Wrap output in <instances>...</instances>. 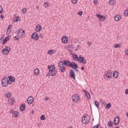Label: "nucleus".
Segmentation results:
<instances>
[{"mask_svg":"<svg viewBox=\"0 0 128 128\" xmlns=\"http://www.w3.org/2000/svg\"><path fill=\"white\" fill-rule=\"evenodd\" d=\"M36 8H38V6L36 7Z\"/></svg>","mask_w":128,"mask_h":128,"instance_id":"62","label":"nucleus"},{"mask_svg":"<svg viewBox=\"0 0 128 128\" xmlns=\"http://www.w3.org/2000/svg\"><path fill=\"white\" fill-rule=\"evenodd\" d=\"M20 18L19 16H16L14 20V22H18V19Z\"/></svg>","mask_w":128,"mask_h":128,"instance_id":"31","label":"nucleus"},{"mask_svg":"<svg viewBox=\"0 0 128 128\" xmlns=\"http://www.w3.org/2000/svg\"><path fill=\"white\" fill-rule=\"evenodd\" d=\"M32 38L33 40H38V34L36 32H34L32 35Z\"/></svg>","mask_w":128,"mask_h":128,"instance_id":"11","label":"nucleus"},{"mask_svg":"<svg viewBox=\"0 0 128 128\" xmlns=\"http://www.w3.org/2000/svg\"><path fill=\"white\" fill-rule=\"evenodd\" d=\"M74 70L75 72H78V68H76L75 69H74Z\"/></svg>","mask_w":128,"mask_h":128,"instance_id":"55","label":"nucleus"},{"mask_svg":"<svg viewBox=\"0 0 128 128\" xmlns=\"http://www.w3.org/2000/svg\"><path fill=\"white\" fill-rule=\"evenodd\" d=\"M96 16L99 18L100 22H104L106 18V17L104 16L100 15V14H96Z\"/></svg>","mask_w":128,"mask_h":128,"instance_id":"12","label":"nucleus"},{"mask_svg":"<svg viewBox=\"0 0 128 128\" xmlns=\"http://www.w3.org/2000/svg\"><path fill=\"white\" fill-rule=\"evenodd\" d=\"M48 69L49 70V72L52 69V66H50V65L48 66Z\"/></svg>","mask_w":128,"mask_h":128,"instance_id":"42","label":"nucleus"},{"mask_svg":"<svg viewBox=\"0 0 128 128\" xmlns=\"http://www.w3.org/2000/svg\"><path fill=\"white\" fill-rule=\"evenodd\" d=\"M88 46H90V44H92V42H88Z\"/></svg>","mask_w":128,"mask_h":128,"instance_id":"53","label":"nucleus"},{"mask_svg":"<svg viewBox=\"0 0 128 128\" xmlns=\"http://www.w3.org/2000/svg\"><path fill=\"white\" fill-rule=\"evenodd\" d=\"M64 60H60L58 64V68H62V66H64Z\"/></svg>","mask_w":128,"mask_h":128,"instance_id":"23","label":"nucleus"},{"mask_svg":"<svg viewBox=\"0 0 128 128\" xmlns=\"http://www.w3.org/2000/svg\"><path fill=\"white\" fill-rule=\"evenodd\" d=\"M122 20V16L120 14H117L114 16V20L116 22H118V20Z\"/></svg>","mask_w":128,"mask_h":128,"instance_id":"19","label":"nucleus"},{"mask_svg":"<svg viewBox=\"0 0 128 128\" xmlns=\"http://www.w3.org/2000/svg\"><path fill=\"white\" fill-rule=\"evenodd\" d=\"M70 48H74V46H72V45H71V46H70Z\"/></svg>","mask_w":128,"mask_h":128,"instance_id":"59","label":"nucleus"},{"mask_svg":"<svg viewBox=\"0 0 128 128\" xmlns=\"http://www.w3.org/2000/svg\"><path fill=\"white\" fill-rule=\"evenodd\" d=\"M81 70H84V67H81Z\"/></svg>","mask_w":128,"mask_h":128,"instance_id":"56","label":"nucleus"},{"mask_svg":"<svg viewBox=\"0 0 128 128\" xmlns=\"http://www.w3.org/2000/svg\"><path fill=\"white\" fill-rule=\"evenodd\" d=\"M72 58L74 60H77L80 64H86V62H88L86 60L84 59V56H80L78 58V55L75 54H72Z\"/></svg>","mask_w":128,"mask_h":128,"instance_id":"2","label":"nucleus"},{"mask_svg":"<svg viewBox=\"0 0 128 128\" xmlns=\"http://www.w3.org/2000/svg\"><path fill=\"white\" fill-rule=\"evenodd\" d=\"M80 50V46L78 45L77 47L75 49V50Z\"/></svg>","mask_w":128,"mask_h":128,"instance_id":"46","label":"nucleus"},{"mask_svg":"<svg viewBox=\"0 0 128 128\" xmlns=\"http://www.w3.org/2000/svg\"><path fill=\"white\" fill-rule=\"evenodd\" d=\"M44 6L45 8H46L48 6V3L44 2Z\"/></svg>","mask_w":128,"mask_h":128,"instance_id":"47","label":"nucleus"},{"mask_svg":"<svg viewBox=\"0 0 128 128\" xmlns=\"http://www.w3.org/2000/svg\"><path fill=\"white\" fill-rule=\"evenodd\" d=\"M108 124L110 128H112V126H113L112 124H114V122H112L111 120H110L108 122Z\"/></svg>","mask_w":128,"mask_h":128,"instance_id":"30","label":"nucleus"},{"mask_svg":"<svg viewBox=\"0 0 128 128\" xmlns=\"http://www.w3.org/2000/svg\"><path fill=\"white\" fill-rule=\"evenodd\" d=\"M94 119L93 118V119L92 120V122H94Z\"/></svg>","mask_w":128,"mask_h":128,"instance_id":"61","label":"nucleus"},{"mask_svg":"<svg viewBox=\"0 0 128 128\" xmlns=\"http://www.w3.org/2000/svg\"><path fill=\"white\" fill-rule=\"evenodd\" d=\"M112 106V104L110 103H108L106 104V110H108V108H110V107Z\"/></svg>","mask_w":128,"mask_h":128,"instance_id":"29","label":"nucleus"},{"mask_svg":"<svg viewBox=\"0 0 128 128\" xmlns=\"http://www.w3.org/2000/svg\"><path fill=\"white\" fill-rule=\"evenodd\" d=\"M94 4H98V0H94Z\"/></svg>","mask_w":128,"mask_h":128,"instance_id":"50","label":"nucleus"},{"mask_svg":"<svg viewBox=\"0 0 128 128\" xmlns=\"http://www.w3.org/2000/svg\"><path fill=\"white\" fill-rule=\"evenodd\" d=\"M34 99L33 98L32 96H30L29 98H28L27 99V102H28V104H32V102H34Z\"/></svg>","mask_w":128,"mask_h":128,"instance_id":"15","label":"nucleus"},{"mask_svg":"<svg viewBox=\"0 0 128 128\" xmlns=\"http://www.w3.org/2000/svg\"><path fill=\"white\" fill-rule=\"evenodd\" d=\"M40 120H46V116L44 114L40 116Z\"/></svg>","mask_w":128,"mask_h":128,"instance_id":"34","label":"nucleus"},{"mask_svg":"<svg viewBox=\"0 0 128 128\" xmlns=\"http://www.w3.org/2000/svg\"><path fill=\"white\" fill-rule=\"evenodd\" d=\"M42 28V26L37 25L36 28V32H40L41 31Z\"/></svg>","mask_w":128,"mask_h":128,"instance_id":"20","label":"nucleus"},{"mask_svg":"<svg viewBox=\"0 0 128 128\" xmlns=\"http://www.w3.org/2000/svg\"><path fill=\"white\" fill-rule=\"evenodd\" d=\"M8 84V78L6 77H4L2 79V85L4 88H6Z\"/></svg>","mask_w":128,"mask_h":128,"instance_id":"4","label":"nucleus"},{"mask_svg":"<svg viewBox=\"0 0 128 128\" xmlns=\"http://www.w3.org/2000/svg\"><path fill=\"white\" fill-rule=\"evenodd\" d=\"M50 100V98H49L46 97V98H45V100Z\"/></svg>","mask_w":128,"mask_h":128,"instance_id":"54","label":"nucleus"},{"mask_svg":"<svg viewBox=\"0 0 128 128\" xmlns=\"http://www.w3.org/2000/svg\"><path fill=\"white\" fill-rule=\"evenodd\" d=\"M78 100H80V96L78 94H74L72 98V100L74 102H78Z\"/></svg>","mask_w":128,"mask_h":128,"instance_id":"9","label":"nucleus"},{"mask_svg":"<svg viewBox=\"0 0 128 128\" xmlns=\"http://www.w3.org/2000/svg\"><path fill=\"white\" fill-rule=\"evenodd\" d=\"M68 40V38L66 37V36H63L62 38V41L63 44H66Z\"/></svg>","mask_w":128,"mask_h":128,"instance_id":"16","label":"nucleus"},{"mask_svg":"<svg viewBox=\"0 0 128 128\" xmlns=\"http://www.w3.org/2000/svg\"><path fill=\"white\" fill-rule=\"evenodd\" d=\"M70 76L71 78H73V80H76V73L74 72V70H70Z\"/></svg>","mask_w":128,"mask_h":128,"instance_id":"8","label":"nucleus"},{"mask_svg":"<svg viewBox=\"0 0 128 128\" xmlns=\"http://www.w3.org/2000/svg\"><path fill=\"white\" fill-rule=\"evenodd\" d=\"M64 66L72 68V70H75V68H78V64H76V62H71L68 60H64Z\"/></svg>","mask_w":128,"mask_h":128,"instance_id":"1","label":"nucleus"},{"mask_svg":"<svg viewBox=\"0 0 128 128\" xmlns=\"http://www.w3.org/2000/svg\"><path fill=\"white\" fill-rule=\"evenodd\" d=\"M22 12L24 13V14H26V8H23L22 9Z\"/></svg>","mask_w":128,"mask_h":128,"instance_id":"40","label":"nucleus"},{"mask_svg":"<svg viewBox=\"0 0 128 128\" xmlns=\"http://www.w3.org/2000/svg\"><path fill=\"white\" fill-rule=\"evenodd\" d=\"M82 92H84V94H85L86 98L88 100H90V92L85 90H84Z\"/></svg>","mask_w":128,"mask_h":128,"instance_id":"13","label":"nucleus"},{"mask_svg":"<svg viewBox=\"0 0 128 128\" xmlns=\"http://www.w3.org/2000/svg\"><path fill=\"white\" fill-rule=\"evenodd\" d=\"M126 116L128 118V112L126 113Z\"/></svg>","mask_w":128,"mask_h":128,"instance_id":"60","label":"nucleus"},{"mask_svg":"<svg viewBox=\"0 0 128 128\" xmlns=\"http://www.w3.org/2000/svg\"><path fill=\"white\" fill-rule=\"evenodd\" d=\"M26 109V104H22L21 106L20 107V110L22 112H24V110Z\"/></svg>","mask_w":128,"mask_h":128,"instance_id":"26","label":"nucleus"},{"mask_svg":"<svg viewBox=\"0 0 128 128\" xmlns=\"http://www.w3.org/2000/svg\"><path fill=\"white\" fill-rule=\"evenodd\" d=\"M112 76V70H108L105 73H104V76L107 78H110Z\"/></svg>","mask_w":128,"mask_h":128,"instance_id":"7","label":"nucleus"},{"mask_svg":"<svg viewBox=\"0 0 128 128\" xmlns=\"http://www.w3.org/2000/svg\"><path fill=\"white\" fill-rule=\"evenodd\" d=\"M124 16H128V10H126L124 12Z\"/></svg>","mask_w":128,"mask_h":128,"instance_id":"33","label":"nucleus"},{"mask_svg":"<svg viewBox=\"0 0 128 128\" xmlns=\"http://www.w3.org/2000/svg\"><path fill=\"white\" fill-rule=\"evenodd\" d=\"M46 76H50V74H49L48 73V74L46 75Z\"/></svg>","mask_w":128,"mask_h":128,"instance_id":"58","label":"nucleus"},{"mask_svg":"<svg viewBox=\"0 0 128 128\" xmlns=\"http://www.w3.org/2000/svg\"><path fill=\"white\" fill-rule=\"evenodd\" d=\"M77 2H78V0H72V2L74 4H76Z\"/></svg>","mask_w":128,"mask_h":128,"instance_id":"41","label":"nucleus"},{"mask_svg":"<svg viewBox=\"0 0 128 128\" xmlns=\"http://www.w3.org/2000/svg\"><path fill=\"white\" fill-rule=\"evenodd\" d=\"M78 14L79 16H82V11L79 12H78Z\"/></svg>","mask_w":128,"mask_h":128,"instance_id":"44","label":"nucleus"},{"mask_svg":"<svg viewBox=\"0 0 128 128\" xmlns=\"http://www.w3.org/2000/svg\"><path fill=\"white\" fill-rule=\"evenodd\" d=\"M113 76L114 78H118V71H115L114 72Z\"/></svg>","mask_w":128,"mask_h":128,"instance_id":"24","label":"nucleus"},{"mask_svg":"<svg viewBox=\"0 0 128 128\" xmlns=\"http://www.w3.org/2000/svg\"><path fill=\"white\" fill-rule=\"evenodd\" d=\"M114 4V0H110L109 1V4L112 5V4Z\"/></svg>","mask_w":128,"mask_h":128,"instance_id":"35","label":"nucleus"},{"mask_svg":"<svg viewBox=\"0 0 128 128\" xmlns=\"http://www.w3.org/2000/svg\"><path fill=\"white\" fill-rule=\"evenodd\" d=\"M18 34L20 38H22L24 36V31L22 29L19 30Z\"/></svg>","mask_w":128,"mask_h":128,"instance_id":"10","label":"nucleus"},{"mask_svg":"<svg viewBox=\"0 0 128 128\" xmlns=\"http://www.w3.org/2000/svg\"><path fill=\"white\" fill-rule=\"evenodd\" d=\"M13 116L14 118H18V111H14L13 112Z\"/></svg>","mask_w":128,"mask_h":128,"instance_id":"27","label":"nucleus"},{"mask_svg":"<svg viewBox=\"0 0 128 128\" xmlns=\"http://www.w3.org/2000/svg\"><path fill=\"white\" fill-rule=\"evenodd\" d=\"M4 16L3 14L0 15V18L2 20H4Z\"/></svg>","mask_w":128,"mask_h":128,"instance_id":"49","label":"nucleus"},{"mask_svg":"<svg viewBox=\"0 0 128 128\" xmlns=\"http://www.w3.org/2000/svg\"><path fill=\"white\" fill-rule=\"evenodd\" d=\"M90 108L92 109V106H90Z\"/></svg>","mask_w":128,"mask_h":128,"instance_id":"63","label":"nucleus"},{"mask_svg":"<svg viewBox=\"0 0 128 128\" xmlns=\"http://www.w3.org/2000/svg\"><path fill=\"white\" fill-rule=\"evenodd\" d=\"M125 54H126V56H128V49L126 50L124 52Z\"/></svg>","mask_w":128,"mask_h":128,"instance_id":"48","label":"nucleus"},{"mask_svg":"<svg viewBox=\"0 0 128 128\" xmlns=\"http://www.w3.org/2000/svg\"><path fill=\"white\" fill-rule=\"evenodd\" d=\"M114 48H120V44H114Z\"/></svg>","mask_w":128,"mask_h":128,"instance_id":"38","label":"nucleus"},{"mask_svg":"<svg viewBox=\"0 0 128 128\" xmlns=\"http://www.w3.org/2000/svg\"><path fill=\"white\" fill-rule=\"evenodd\" d=\"M32 112H34V111H32Z\"/></svg>","mask_w":128,"mask_h":128,"instance_id":"64","label":"nucleus"},{"mask_svg":"<svg viewBox=\"0 0 128 128\" xmlns=\"http://www.w3.org/2000/svg\"><path fill=\"white\" fill-rule=\"evenodd\" d=\"M12 25H10L8 28V30L6 31V34H10V31L12 30Z\"/></svg>","mask_w":128,"mask_h":128,"instance_id":"22","label":"nucleus"},{"mask_svg":"<svg viewBox=\"0 0 128 128\" xmlns=\"http://www.w3.org/2000/svg\"><path fill=\"white\" fill-rule=\"evenodd\" d=\"M8 78L11 82H16V78L12 76H8Z\"/></svg>","mask_w":128,"mask_h":128,"instance_id":"18","label":"nucleus"},{"mask_svg":"<svg viewBox=\"0 0 128 128\" xmlns=\"http://www.w3.org/2000/svg\"><path fill=\"white\" fill-rule=\"evenodd\" d=\"M10 36H8L4 38L2 42V44H6V42L10 40Z\"/></svg>","mask_w":128,"mask_h":128,"instance_id":"17","label":"nucleus"},{"mask_svg":"<svg viewBox=\"0 0 128 128\" xmlns=\"http://www.w3.org/2000/svg\"><path fill=\"white\" fill-rule=\"evenodd\" d=\"M51 68H52V69L49 71L50 75L51 76H56V74H58V70L56 68V66H54V65H51Z\"/></svg>","mask_w":128,"mask_h":128,"instance_id":"3","label":"nucleus"},{"mask_svg":"<svg viewBox=\"0 0 128 128\" xmlns=\"http://www.w3.org/2000/svg\"><path fill=\"white\" fill-rule=\"evenodd\" d=\"M34 74L35 76H38L40 74V72H38V69H35L34 70Z\"/></svg>","mask_w":128,"mask_h":128,"instance_id":"28","label":"nucleus"},{"mask_svg":"<svg viewBox=\"0 0 128 128\" xmlns=\"http://www.w3.org/2000/svg\"><path fill=\"white\" fill-rule=\"evenodd\" d=\"M14 40H18V36H15Z\"/></svg>","mask_w":128,"mask_h":128,"instance_id":"45","label":"nucleus"},{"mask_svg":"<svg viewBox=\"0 0 128 128\" xmlns=\"http://www.w3.org/2000/svg\"><path fill=\"white\" fill-rule=\"evenodd\" d=\"M48 54H54V50H49L48 52Z\"/></svg>","mask_w":128,"mask_h":128,"instance_id":"37","label":"nucleus"},{"mask_svg":"<svg viewBox=\"0 0 128 128\" xmlns=\"http://www.w3.org/2000/svg\"><path fill=\"white\" fill-rule=\"evenodd\" d=\"M101 104H106V103L104 100H101Z\"/></svg>","mask_w":128,"mask_h":128,"instance_id":"43","label":"nucleus"},{"mask_svg":"<svg viewBox=\"0 0 128 128\" xmlns=\"http://www.w3.org/2000/svg\"><path fill=\"white\" fill-rule=\"evenodd\" d=\"M90 122V117L86 116H84L82 118V122L84 124H88Z\"/></svg>","mask_w":128,"mask_h":128,"instance_id":"6","label":"nucleus"},{"mask_svg":"<svg viewBox=\"0 0 128 128\" xmlns=\"http://www.w3.org/2000/svg\"><path fill=\"white\" fill-rule=\"evenodd\" d=\"M2 40H4V38L2 37L0 39V44H2Z\"/></svg>","mask_w":128,"mask_h":128,"instance_id":"51","label":"nucleus"},{"mask_svg":"<svg viewBox=\"0 0 128 128\" xmlns=\"http://www.w3.org/2000/svg\"><path fill=\"white\" fill-rule=\"evenodd\" d=\"M8 102L9 103V104H14V98H10L8 100Z\"/></svg>","mask_w":128,"mask_h":128,"instance_id":"21","label":"nucleus"},{"mask_svg":"<svg viewBox=\"0 0 128 128\" xmlns=\"http://www.w3.org/2000/svg\"><path fill=\"white\" fill-rule=\"evenodd\" d=\"M2 12H4V9L2 8V7L0 6V14H2Z\"/></svg>","mask_w":128,"mask_h":128,"instance_id":"39","label":"nucleus"},{"mask_svg":"<svg viewBox=\"0 0 128 128\" xmlns=\"http://www.w3.org/2000/svg\"><path fill=\"white\" fill-rule=\"evenodd\" d=\"M12 96V92H8L6 94V98H10Z\"/></svg>","mask_w":128,"mask_h":128,"instance_id":"36","label":"nucleus"},{"mask_svg":"<svg viewBox=\"0 0 128 128\" xmlns=\"http://www.w3.org/2000/svg\"><path fill=\"white\" fill-rule=\"evenodd\" d=\"M8 84H12V82H10V80H8Z\"/></svg>","mask_w":128,"mask_h":128,"instance_id":"57","label":"nucleus"},{"mask_svg":"<svg viewBox=\"0 0 128 128\" xmlns=\"http://www.w3.org/2000/svg\"><path fill=\"white\" fill-rule=\"evenodd\" d=\"M114 122L115 126H118L120 124V117L116 116L114 120Z\"/></svg>","mask_w":128,"mask_h":128,"instance_id":"14","label":"nucleus"},{"mask_svg":"<svg viewBox=\"0 0 128 128\" xmlns=\"http://www.w3.org/2000/svg\"><path fill=\"white\" fill-rule=\"evenodd\" d=\"M60 72H66V68L64 66H61V68H60L58 69Z\"/></svg>","mask_w":128,"mask_h":128,"instance_id":"25","label":"nucleus"},{"mask_svg":"<svg viewBox=\"0 0 128 128\" xmlns=\"http://www.w3.org/2000/svg\"><path fill=\"white\" fill-rule=\"evenodd\" d=\"M94 104L96 106V108H99L100 105L98 104V102L96 100L94 101Z\"/></svg>","mask_w":128,"mask_h":128,"instance_id":"32","label":"nucleus"},{"mask_svg":"<svg viewBox=\"0 0 128 128\" xmlns=\"http://www.w3.org/2000/svg\"><path fill=\"white\" fill-rule=\"evenodd\" d=\"M10 114H14V110H10Z\"/></svg>","mask_w":128,"mask_h":128,"instance_id":"52","label":"nucleus"},{"mask_svg":"<svg viewBox=\"0 0 128 128\" xmlns=\"http://www.w3.org/2000/svg\"><path fill=\"white\" fill-rule=\"evenodd\" d=\"M10 52V47L6 46L2 50V54L5 56L8 54V53Z\"/></svg>","mask_w":128,"mask_h":128,"instance_id":"5","label":"nucleus"}]
</instances>
